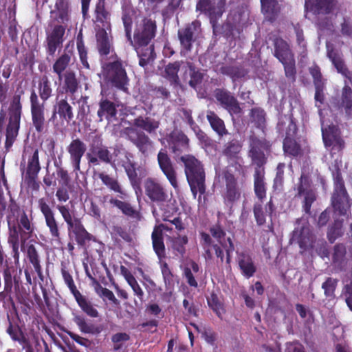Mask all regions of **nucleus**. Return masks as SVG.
<instances>
[{
    "mask_svg": "<svg viewBox=\"0 0 352 352\" xmlns=\"http://www.w3.org/2000/svg\"><path fill=\"white\" fill-rule=\"evenodd\" d=\"M71 10L68 0H56L54 8L50 12V18L56 25H63L67 28L70 20Z\"/></svg>",
    "mask_w": 352,
    "mask_h": 352,
    "instance_id": "21",
    "label": "nucleus"
},
{
    "mask_svg": "<svg viewBox=\"0 0 352 352\" xmlns=\"http://www.w3.org/2000/svg\"><path fill=\"white\" fill-rule=\"evenodd\" d=\"M168 143L172 151L177 153L187 148L188 139L184 133L174 131L169 137Z\"/></svg>",
    "mask_w": 352,
    "mask_h": 352,
    "instance_id": "37",
    "label": "nucleus"
},
{
    "mask_svg": "<svg viewBox=\"0 0 352 352\" xmlns=\"http://www.w3.org/2000/svg\"><path fill=\"white\" fill-rule=\"evenodd\" d=\"M221 69L222 74L229 76L234 81L244 77L247 74L245 70L236 66H226Z\"/></svg>",
    "mask_w": 352,
    "mask_h": 352,
    "instance_id": "60",
    "label": "nucleus"
},
{
    "mask_svg": "<svg viewBox=\"0 0 352 352\" xmlns=\"http://www.w3.org/2000/svg\"><path fill=\"white\" fill-rule=\"evenodd\" d=\"M226 186L224 202L227 206L232 207L240 199L242 186L238 183L236 177H226Z\"/></svg>",
    "mask_w": 352,
    "mask_h": 352,
    "instance_id": "22",
    "label": "nucleus"
},
{
    "mask_svg": "<svg viewBox=\"0 0 352 352\" xmlns=\"http://www.w3.org/2000/svg\"><path fill=\"white\" fill-rule=\"evenodd\" d=\"M164 227L163 225L155 226L151 234L153 248L160 259L164 258L166 256V248L164 243L163 232L160 227Z\"/></svg>",
    "mask_w": 352,
    "mask_h": 352,
    "instance_id": "34",
    "label": "nucleus"
},
{
    "mask_svg": "<svg viewBox=\"0 0 352 352\" xmlns=\"http://www.w3.org/2000/svg\"><path fill=\"white\" fill-rule=\"evenodd\" d=\"M6 220L8 227V243L12 248L15 261L19 260V245L24 247L26 242L34 235V225L29 219L24 210L12 198L8 206Z\"/></svg>",
    "mask_w": 352,
    "mask_h": 352,
    "instance_id": "1",
    "label": "nucleus"
},
{
    "mask_svg": "<svg viewBox=\"0 0 352 352\" xmlns=\"http://www.w3.org/2000/svg\"><path fill=\"white\" fill-rule=\"evenodd\" d=\"M214 97L222 107L226 109L231 116L239 115L241 109L236 98L228 91L217 89L214 91Z\"/></svg>",
    "mask_w": 352,
    "mask_h": 352,
    "instance_id": "18",
    "label": "nucleus"
},
{
    "mask_svg": "<svg viewBox=\"0 0 352 352\" xmlns=\"http://www.w3.org/2000/svg\"><path fill=\"white\" fill-rule=\"evenodd\" d=\"M85 144L80 140L76 139L72 141L67 147V151L70 155V160L76 169L79 168L80 160L86 151Z\"/></svg>",
    "mask_w": 352,
    "mask_h": 352,
    "instance_id": "30",
    "label": "nucleus"
},
{
    "mask_svg": "<svg viewBox=\"0 0 352 352\" xmlns=\"http://www.w3.org/2000/svg\"><path fill=\"white\" fill-rule=\"evenodd\" d=\"M327 56L331 60L337 71L345 76L349 82L352 80V73L350 72L344 65L341 54L335 51L333 45L327 42Z\"/></svg>",
    "mask_w": 352,
    "mask_h": 352,
    "instance_id": "25",
    "label": "nucleus"
},
{
    "mask_svg": "<svg viewBox=\"0 0 352 352\" xmlns=\"http://www.w3.org/2000/svg\"><path fill=\"white\" fill-rule=\"evenodd\" d=\"M207 303L217 316L222 319L223 314L226 313V309L223 301L218 295L214 292L210 293V296L207 297Z\"/></svg>",
    "mask_w": 352,
    "mask_h": 352,
    "instance_id": "45",
    "label": "nucleus"
},
{
    "mask_svg": "<svg viewBox=\"0 0 352 352\" xmlns=\"http://www.w3.org/2000/svg\"><path fill=\"white\" fill-rule=\"evenodd\" d=\"M62 186L58 188L56 196L58 201L65 202L69 199L68 190L72 192L75 190L74 184H71V177H61Z\"/></svg>",
    "mask_w": 352,
    "mask_h": 352,
    "instance_id": "50",
    "label": "nucleus"
},
{
    "mask_svg": "<svg viewBox=\"0 0 352 352\" xmlns=\"http://www.w3.org/2000/svg\"><path fill=\"white\" fill-rule=\"evenodd\" d=\"M160 168L166 176H173L174 170L172 163L165 150L162 149L157 155Z\"/></svg>",
    "mask_w": 352,
    "mask_h": 352,
    "instance_id": "52",
    "label": "nucleus"
},
{
    "mask_svg": "<svg viewBox=\"0 0 352 352\" xmlns=\"http://www.w3.org/2000/svg\"><path fill=\"white\" fill-rule=\"evenodd\" d=\"M71 230L75 235V239L79 245H84L87 241L90 239V234L86 230L84 226L82 224L80 220H76V223H74Z\"/></svg>",
    "mask_w": 352,
    "mask_h": 352,
    "instance_id": "47",
    "label": "nucleus"
},
{
    "mask_svg": "<svg viewBox=\"0 0 352 352\" xmlns=\"http://www.w3.org/2000/svg\"><path fill=\"white\" fill-rule=\"evenodd\" d=\"M39 170L38 152V150H35L32 157L28 160L26 170L27 176H36Z\"/></svg>",
    "mask_w": 352,
    "mask_h": 352,
    "instance_id": "56",
    "label": "nucleus"
},
{
    "mask_svg": "<svg viewBox=\"0 0 352 352\" xmlns=\"http://www.w3.org/2000/svg\"><path fill=\"white\" fill-rule=\"evenodd\" d=\"M274 56L280 61L285 62L294 58L289 45L283 39L277 38L275 41Z\"/></svg>",
    "mask_w": 352,
    "mask_h": 352,
    "instance_id": "41",
    "label": "nucleus"
},
{
    "mask_svg": "<svg viewBox=\"0 0 352 352\" xmlns=\"http://www.w3.org/2000/svg\"><path fill=\"white\" fill-rule=\"evenodd\" d=\"M125 134L128 138L135 144L140 151L144 153L151 144L148 137L142 131H140L133 127H128L125 129Z\"/></svg>",
    "mask_w": 352,
    "mask_h": 352,
    "instance_id": "28",
    "label": "nucleus"
},
{
    "mask_svg": "<svg viewBox=\"0 0 352 352\" xmlns=\"http://www.w3.org/2000/svg\"><path fill=\"white\" fill-rule=\"evenodd\" d=\"M338 280L332 277H328L322 284V288L324 290V296L327 298L335 297V291L338 286Z\"/></svg>",
    "mask_w": 352,
    "mask_h": 352,
    "instance_id": "59",
    "label": "nucleus"
},
{
    "mask_svg": "<svg viewBox=\"0 0 352 352\" xmlns=\"http://www.w3.org/2000/svg\"><path fill=\"white\" fill-rule=\"evenodd\" d=\"M184 164L186 176H205L204 166L194 156L186 155L181 157Z\"/></svg>",
    "mask_w": 352,
    "mask_h": 352,
    "instance_id": "27",
    "label": "nucleus"
},
{
    "mask_svg": "<svg viewBox=\"0 0 352 352\" xmlns=\"http://www.w3.org/2000/svg\"><path fill=\"white\" fill-rule=\"evenodd\" d=\"M62 79H63L64 87L66 91L74 94L77 91L78 82L74 71L71 69L66 70L65 73L62 74Z\"/></svg>",
    "mask_w": 352,
    "mask_h": 352,
    "instance_id": "51",
    "label": "nucleus"
},
{
    "mask_svg": "<svg viewBox=\"0 0 352 352\" xmlns=\"http://www.w3.org/2000/svg\"><path fill=\"white\" fill-rule=\"evenodd\" d=\"M191 192L195 197L197 192L204 195L206 192L205 177H186Z\"/></svg>",
    "mask_w": 352,
    "mask_h": 352,
    "instance_id": "55",
    "label": "nucleus"
},
{
    "mask_svg": "<svg viewBox=\"0 0 352 352\" xmlns=\"http://www.w3.org/2000/svg\"><path fill=\"white\" fill-rule=\"evenodd\" d=\"M199 235L200 243L204 251V256L205 259L206 261L212 259L213 254L211 252V249H212L216 257L219 259L221 264H222L224 261V248L219 243H215L209 234L201 232Z\"/></svg>",
    "mask_w": 352,
    "mask_h": 352,
    "instance_id": "16",
    "label": "nucleus"
},
{
    "mask_svg": "<svg viewBox=\"0 0 352 352\" xmlns=\"http://www.w3.org/2000/svg\"><path fill=\"white\" fill-rule=\"evenodd\" d=\"M335 107L341 113L344 111L348 118L352 115V89L345 81V86L342 89L341 101L335 104Z\"/></svg>",
    "mask_w": 352,
    "mask_h": 352,
    "instance_id": "33",
    "label": "nucleus"
},
{
    "mask_svg": "<svg viewBox=\"0 0 352 352\" xmlns=\"http://www.w3.org/2000/svg\"><path fill=\"white\" fill-rule=\"evenodd\" d=\"M30 105L32 124L38 133H41L45 126V104L40 102L34 91L30 96Z\"/></svg>",
    "mask_w": 352,
    "mask_h": 352,
    "instance_id": "14",
    "label": "nucleus"
},
{
    "mask_svg": "<svg viewBox=\"0 0 352 352\" xmlns=\"http://www.w3.org/2000/svg\"><path fill=\"white\" fill-rule=\"evenodd\" d=\"M270 153V144L264 138L252 135L249 138L248 157L254 168V176H263L264 165Z\"/></svg>",
    "mask_w": 352,
    "mask_h": 352,
    "instance_id": "2",
    "label": "nucleus"
},
{
    "mask_svg": "<svg viewBox=\"0 0 352 352\" xmlns=\"http://www.w3.org/2000/svg\"><path fill=\"white\" fill-rule=\"evenodd\" d=\"M342 223L339 221H335L327 231V239L331 243H333L338 238L342 236Z\"/></svg>",
    "mask_w": 352,
    "mask_h": 352,
    "instance_id": "57",
    "label": "nucleus"
},
{
    "mask_svg": "<svg viewBox=\"0 0 352 352\" xmlns=\"http://www.w3.org/2000/svg\"><path fill=\"white\" fill-rule=\"evenodd\" d=\"M61 274L65 283L69 289L78 305L82 310V311L90 317H98V310L93 306L91 302L89 301L87 298L82 295V294L78 290L72 276L65 266L61 268Z\"/></svg>",
    "mask_w": 352,
    "mask_h": 352,
    "instance_id": "6",
    "label": "nucleus"
},
{
    "mask_svg": "<svg viewBox=\"0 0 352 352\" xmlns=\"http://www.w3.org/2000/svg\"><path fill=\"white\" fill-rule=\"evenodd\" d=\"M57 115L59 116L61 120H65L67 122H69L73 119L72 107L66 99L57 100L54 105L52 116L49 121L54 122Z\"/></svg>",
    "mask_w": 352,
    "mask_h": 352,
    "instance_id": "23",
    "label": "nucleus"
},
{
    "mask_svg": "<svg viewBox=\"0 0 352 352\" xmlns=\"http://www.w3.org/2000/svg\"><path fill=\"white\" fill-rule=\"evenodd\" d=\"M56 208L58 210L64 221L67 223L68 230L70 231L71 227L73 226L74 223H76V221L79 219L77 218L73 219L72 212H70L69 208L66 206L58 205Z\"/></svg>",
    "mask_w": 352,
    "mask_h": 352,
    "instance_id": "63",
    "label": "nucleus"
},
{
    "mask_svg": "<svg viewBox=\"0 0 352 352\" xmlns=\"http://www.w3.org/2000/svg\"><path fill=\"white\" fill-rule=\"evenodd\" d=\"M111 342L113 344V351L115 352L120 351L123 348V343L130 340L129 334L124 332H119L111 336Z\"/></svg>",
    "mask_w": 352,
    "mask_h": 352,
    "instance_id": "61",
    "label": "nucleus"
},
{
    "mask_svg": "<svg viewBox=\"0 0 352 352\" xmlns=\"http://www.w3.org/2000/svg\"><path fill=\"white\" fill-rule=\"evenodd\" d=\"M287 120L288 121L289 130L286 132L287 138L285 139L283 142V148L286 153L292 155H296L299 152V147L296 142L292 141L290 138V136L293 135L295 133L296 126L289 118H287Z\"/></svg>",
    "mask_w": 352,
    "mask_h": 352,
    "instance_id": "39",
    "label": "nucleus"
},
{
    "mask_svg": "<svg viewBox=\"0 0 352 352\" xmlns=\"http://www.w3.org/2000/svg\"><path fill=\"white\" fill-rule=\"evenodd\" d=\"M104 78L116 87L126 91L129 79L120 61L116 60L103 66Z\"/></svg>",
    "mask_w": 352,
    "mask_h": 352,
    "instance_id": "8",
    "label": "nucleus"
},
{
    "mask_svg": "<svg viewBox=\"0 0 352 352\" xmlns=\"http://www.w3.org/2000/svg\"><path fill=\"white\" fill-rule=\"evenodd\" d=\"M135 12L131 8H126L123 10L122 21L126 32L127 38L132 43L131 41V30L132 24L134 19Z\"/></svg>",
    "mask_w": 352,
    "mask_h": 352,
    "instance_id": "53",
    "label": "nucleus"
},
{
    "mask_svg": "<svg viewBox=\"0 0 352 352\" xmlns=\"http://www.w3.org/2000/svg\"><path fill=\"white\" fill-rule=\"evenodd\" d=\"M349 264L346 246L344 243H336L332 249L331 265L336 272L346 271Z\"/></svg>",
    "mask_w": 352,
    "mask_h": 352,
    "instance_id": "20",
    "label": "nucleus"
},
{
    "mask_svg": "<svg viewBox=\"0 0 352 352\" xmlns=\"http://www.w3.org/2000/svg\"><path fill=\"white\" fill-rule=\"evenodd\" d=\"M87 274L88 276L90 278H91L96 283V290L98 294H99L100 296H102L107 298L109 300H110L115 305L119 304L118 300L115 297L112 291L109 290L107 288L102 287L101 286V285L99 283V282L97 281L94 278H93L87 272Z\"/></svg>",
    "mask_w": 352,
    "mask_h": 352,
    "instance_id": "58",
    "label": "nucleus"
},
{
    "mask_svg": "<svg viewBox=\"0 0 352 352\" xmlns=\"http://www.w3.org/2000/svg\"><path fill=\"white\" fill-rule=\"evenodd\" d=\"M38 208L44 216L45 223L49 228L50 233L53 239L59 241L60 233L57 221L55 219L54 211L50 207L44 198H41L38 201Z\"/></svg>",
    "mask_w": 352,
    "mask_h": 352,
    "instance_id": "17",
    "label": "nucleus"
},
{
    "mask_svg": "<svg viewBox=\"0 0 352 352\" xmlns=\"http://www.w3.org/2000/svg\"><path fill=\"white\" fill-rule=\"evenodd\" d=\"M237 263L241 274L246 278L252 277L256 272V266L252 256L247 252L237 254Z\"/></svg>",
    "mask_w": 352,
    "mask_h": 352,
    "instance_id": "24",
    "label": "nucleus"
},
{
    "mask_svg": "<svg viewBox=\"0 0 352 352\" xmlns=\"http://www.w3.org/2000/svg\"><path fill=\"white\" fill-rule=\"evenodd\" d=\"M95 13L96 30H109L111 28L110 14L104 8V2L103 0H100L97 3Z\"/></svg>",
    "mask_w": 352,
    "mask_h": 352,
    "instance_id": "29",
    "label": "nucleus"
},
{
    "mask_svg": "<svg viewBox=\"0 0 352 352\" xmlns=\"http://www.w3.org/2000/svg\"><path fill=\"white\" fill-rule=\"evenodd\" d=\"M52 92L50 81L48 77L44 75L38 82V94L43 102H45L52 96Z\"/></svg>",
    "mask_w": 352,
    "mask_h": 352,
    "instance_id": "54",
    "label": "nucleus"
},
{
    "mask_svg": "<svg viewBox=\"0 0 352 352\" xmlns=\"http://www.w3.org/2000/svg\"><path fill=\"white\" fill-rule=\"evenodd\" d=\"M145 192L153 201L162 202L167 198L163 187L153 179L148 178L144 183Z\"/></svg>",
    "mask_w": 352,
    "mask_h": 352,
    "instance_id": "26",
    "label": "nucleus"
},
{
    "mask_svg": "<svg viewBox=\"0 0 352 352\" xmlns=\"http://www.w3.org/2000/svg\"><path fill=\"white\" fill-rule=\"evenodd\" d=\"M211 235L218 241L221 246L224 248L226 252V262L228 265H230L232 259V254L234 250V245L230 237H228L226 241H222L226 234L223 227L217 223L211 226L209 229Z\"/></svg>",
    "mask_w": 352,
    "mask_h": 352,
    "instance_id": "19",
    "label": "nucleus"
},
{
    "mask_svg": "<svg viewBox=\"0 0 352 352\" xmlns=\"http://www.w3.org/2000/svg\"><path fill=\"white\" fill-rule=\"evenodd\" d=\"M335 6V0L306 1L305 8L314 14H327L332 11Z\"/></svg>",
    "mask_w": 352,
    "mask_h": 352,
    "instance_id": "35",
    "label": "nucleus"
},
{
    "mask_svg": "<svg viewBox=\"0 0 352 352\" xmlns=\"http://www.w3.org/2000/svg\"><path fill=\"white\" fill-rule=\"evenodd\" d=\"M107 31L98 30L96 32L97 47L102 56H106L113 52L111 41Z\"/></svg>",
    "mask_w": 352,
    "mask_h": 352,
    "instance_id": "38",
    "label": "nucleus"
},
{
    "mask_svg": "<svg viewBox=\"0 0 352 352\" xmlns=\"http://www.w3.org/2000/svg\"><path fill=\"white\" fill-rule=\"evenodd\" d=\"M97 115L100 122L103 120L104 117L109 122L116 120L117 110L116 104L107 99H102L99 102V109Z\"/></svg>",
    "mask_w": 352,
    "mask_h": 352,
    "instance_id": "31",
    "label": "nucleus"
},
{
    "mask_svg": "<svg viewBox=\"0 0 352 352\" xmlns=\"http://www.w3.org/2000/svg\"><path fill=\"white\" fill-rule=\"evenodd\" d=\"M109 203L118 209H120L122 212L131 218L139 219L140 212L135 210L129 203L122 201L114 198H111L109 200Z\"/></svg>",
    "mask_w": 352,
    "mask_h": 352,
    "instance_id": "48",
    "label": "nucleus"
},
{
    "mask_svg": "<svg viewBox=\"0 0 352 352\" xmlns=\"http://www.w3.org/2000/svg\"><path fill=\"white\" fill-rule=\"evenodd\" d=\"M225 0H199L197 4V10L205 12L210 19L214 33L217 32V20L225 11Z\"/></svg>",
    "mask_w": 352,
    "mask_h": 352,
    "instance_id": "10",
    "label": "nucleus"
},
{
    "mask_svg": "<svg viewBox=\"0 0 352 352\" xmlns=\"http://www.w3.org/2000/svg\"><path fill=\"white\" fill-rule=\"evenodd\" d=\"M207 120H208L212 129L219 135L223 136L228 134L224 122L213 111H207Z\"/></svg>",
    "mask_w": 352,
    "mask_h": 352,
    "instance_id": "46",
    "label": "nucleus"
},
{
    "mask_svg": "<svg viewBox=\"0 0 352 352\" xmlns=\"http://www.w3.org/2000/svg\"><path fill=\"white\" fill-rule=\"evenodd\" d=\"M74 322L78 327L80 331L86 334H98L101 332L100 327L96 326L91 322H88L85 318L80 315H76L74 317Z\"/></svg>",
    "mask_w": 352,
    "mask_h": 352,
    "instance_id": "44",
    "label": "nucleus"
},
{
    "mask_svg": "<svg viewBox=\"0 0 352 352\" xmlns=\"http://www.w3.org/2000/svg\"><path fill=\"white\" fill-rule=\"evenodd\" d=\"M20 100L21 97L19 95L14 96L9 107V122L6 128V139L5 142V146L7 150L12 147L18 135L20 128L22 109Z\"/></svg>",
    "mask_w": 352,
    "mask_h": 352,
    "instance_id": "3",
    "label": "nucleus"
},
{
    "mask_svg": "<svg viewBox=\"0 0 352 352\" xmlns=\"http://www.w3.org/2000/svg\"><path fill=\"white\" fill-rule=\"evenodd\" d=\"M241 145L238 140H233L229 142L223 151V153L228 157H235L241 151Z\"/></svg>",
    "mask_w": 352,
    "mask_h": 352,
    "instance_id": "64",
    "label": "nucleus"
},
{
    "mask_svg": "<svg viewBox=\"0 0 352 352\" xmlns=\"http://www.w3.org/2000/svg\"><path fill=\"white\" fill-rule=\"evenodd\" d=\"M201 33V23L195 21L185 28L178 30V37L181 44V55L186 56L192 50V43Z\"/></svg>",
    "mask_w": 352,
    "mask_h": 352,
    "instance_id": "9",
    "label": "nucleus"
},
{
    "mask_svg": "<svg viewBox=\"0 0 352 352\" xmlns=\"http://www.w3.org/2000/svg\"><path fill=\"white\" fill-rule=\"evenodd\" d=\"M89 162L94 164H98V160L105 163H111L112 155L104 146H93L87 153Z\"/></svg>",
    "mask_w": 352,
    "mask_h": 352,
    "instance_id": "32",
    "label": "nucleus"
},
{
    "mask_svg": "<svg viewBox=\"0 0 352 352\" xmlns=\"http://www.w3.org/2000/svg\"><path fill=\"white\" fill-rule=\"evenodd\" d=\"M322 139L327 149L330 152L332 158L340 156L344 147V142L340 135V132L335 125L324 126V120L321 118Z\"/></svg>",
    "mask_w": 352,
    "mask_h": 352,
    "instance_id": "7",
    "label": "nucleus"
},
{
    "mask_svg": "<svg viewBox=\"0 0 352 352\" xmlns=\"http://www.w3.org/2000/svg\"><path fill=\"white\" fill-rule=\"evenodd\" d=\"M65 29V25L51 24L46 30L45 49L49 55L54 56L62 47Z\"/></svg>",
    "mask_w": 352,
    "mask_h": 352,
    "instance_id": "12",
    "label": "nucleus"
},
{
    "mask_svg": "<svg viewBox=\"0 0 352 352\" xmlns=\"http://www.w3.org/2000/svg\"><path fill=\"white\" fill-rule=\"evenodd\" d=\"M334 186L331 205L340 216H345L351 210L352 201L345 188L343 177H334Z\"/></svg>",
    "mask_w": 352,
    "mask_h": 352,
    "instance_id": "5",
    "label": "nucleus"
},
{
    "mask_svg": "<svg viewBox=\"0 0 352 352\" xmlns=\"http://www.w3.org/2000/svg\"><path fill=\"white\" fill-rule=\"evenodd\" d=\"M170 248L175 255L178 257H184L186 254V245L188 242L186 235L173 236L169 238Z\"/></svg>",
    "mask_w": 352,
    "mask_h": 352,
    "instance_id": "42",
    "label": "nucleus"
},
{
    "mask_svg": "<svg viewBox=\"0 0 352 352\" xmlns=\"http://www.w3.org/2000/svg\"><path fill=\"white\" fill-rule=\"evenodd\" d=\"M156 29L155 21L144 18L136 24L133 35L135 43L139 46H147L155 37Z\"/></svg>",
    "mask_w": 352,
    "mask_h": 352,
    "instance_id": "11",
    "label": "nucleus"
},
{
    "mask_svg": "<svg viewBox=\"0 0 352 352\" xmlns=\"http://www.w3.org/2000/svg\"><path fill=\"white\" fill-rule=\"evenodd\" d=\"M133 124L149 133H152L155 132L156 129L159 127L160 122L148 117L143 118L140 116L134 120Z\"/></svg>",
    "mask_w": 352,
    "mask_h": 352,
    "instance_id": "49",
    "label": "nucleus"
},
{
    "mask_svg": "<svg viewBox=\"0 0 352 352\" xmlns=\"http://www.w3.org/2000/svg\"><path fill=\"white\" fill-rule=\"evenodd\" d=\"M27 257L30 263L33 265L38 276L43 280V276L42 272V267L41 265L40 257L38 252L33 244H29L27 246Z\"/></svg>",
    "mask_w": 352,
    "mask_h": 352,
    "instance_id": "43",
    "label": "nucleus"
},
{
    "mask_svg": "<svg viewBox=\"0 0 352 352\" xmlns=\"http://www.w3.org/2000/svg\"><path fill=\"white\" fill-rule=\"evenodd\" d=\"M6 333L14 342H17L21 346L28 344L30 342L22 329L17 324H14L9 318Z\"/></svg>",
    "mask_w": 352,
    "mask_h": 352,
    "instance_id": "36",
    "label": "nucleus"
},
{
    "mask_svg": "<svg viewBox=\"0 0 352 352\" xmlns=\"http://www.w3.org/2000/svg\"><path fill=\"white\" fill-rule=\"evenodd\" d=\"M309 179L310 177H300L298 186V195L303 197L302 209L309 215L311 214V206L317 199L316 192L312 188Z\"/></svg>",
    "mask_w": 352,
    "mask_h": 352,
    "instance_id": "15",
    "label": "nucleus"
},
{
    "mask_svg": "<svg viewBox=\"0 0 352 352\" xmlns=\"http://www.w3.org/2000/svg\"><path fill=\"white\" fill-rule=\"evenodd\" d=\"M72 56V52L65 51L54 63L52 67L53 72L58 75L59 80H62V74H64L63 72L66 71V69L69 65Z\"/></svg>",
    "mask_w": 352,
    "mask_h": 352,
    "instance_id": "40",
    "label": "nucleus"
},
{
    "mask_svg": "<svg viewBox=\"0 0 352 352\" xmlns=\"http://www.w3.org/2000/svg\"><path fill=\"white\" fill-rule=\"evenodd\" d=\"M179 72H180L182 78L184 79L186 78L187 72H189L191 76L189 84L192 87H196L198 83V76H199V74H195L193 71L191 63L175 61L166 65L165 68V77L170 82L171 84L175 86L179 85V78L178 76Z\"/></svg>",
    "mask_w": 352,
    "mask_h": 352,
    "instance_id": "4",
    "label": "nucleus"
},
{
    "mask_svg": "<svg viewBox=\"0 0 352 352\" xmlns=\"http://www.w3.org/2000/svg\"><path fill=\"white\" fill-rule=\"evenodd\" d=\"M264 177H255L254 179V192L261 203L266 197V186L263 180Z\"/></svg>",
    "mask_w": 352,
    "mask_h": 352,
    "instance_id": "62",
    "label": "nucleus"
},
{
    "mask_svg": "<svg viewBox=\"0 0 352 352\" xmlns=\"http://www.w3.org/2000/svg\"><path fill=\"white\" fill-rule=\"evenodd\" d=\"M302 219H297L296 221L298 226L295 228L292 233V240L298 243L301 249L306 250L313 246L314 236L310 229L307 221L301 225Z\"/></svg>",
    "mask_w": 352,
    "mask_h": 352,
    "instance_id": "13",
    "label": "nucleus"
}]
</instances>
